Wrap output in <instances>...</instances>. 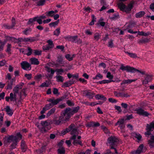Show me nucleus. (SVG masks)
Segmentation results:
<instances>
[{
    "mask_svg": "<svg viewBox=\"0 0 154 154\" xmlns=\"http://www.w3.org/2000/svg\"><path fill=\"white\" fill-rule=\"evenodd\" d=\"M145 77L142 83L143 85H145L147 84L149 82L151 81L152 80V75H149L146 74L145 72Z\"/></svg>",
    "mask_w": 154,
    "mask_h": 154,
    "instance_id": "nucleus-6",
    "label": "nucleus"
},
{
    "mask_svg": "<svg viewBox=\"0 0 154 154\" xmlns=\"http://www.w3.org/2000/svg\"><path fill=\"white\" fill-rule=\"evenodd\" d=\"M49 86V85L47 83V82H44L42 83L40 86V87H48Z\"/></svg>",
    "mask_w": 154,
    "mask_h": 154,
    "instance_id": "nucleus-64",
    "label": "nucleus"
},
{
    "mask_svg": "<svg viewBox=\"0 0 154 154\" xmlns=\"http://www.w3.org/2000/svg\"><path fill=\"white\" fill-rule=\"evenodd\" d=\"M106 77L110 80H112L113 78V76L111 74L110 72H108L107 73Z\"/></svg>",
    "mask_w": 154,
    "mask_h": 154,
    "instance_id": "nucleus-53",
    "label": "nucleus"
},
{
    "mask_svg": "<svg viewBox=\"0 0 154 154\" xmlns=\"http://www.w3.org/2000/svg\"><path fill=\"white\" fill-rule=\"evenodd\" d=\"M21 67L23 69L28 70L31 69V66L29 63L26 61H23L20 63Z\"/></svg>",
    "mask_w": 154,
    "mask_h": 154,
    "instance_id": "nucleus-4",
    "label": "nucleus"
},
{
    "mask_svg": "<svg viewBox=\"0 0 154 154\" xmlns=\"http://www.w3.org/2000/svg\"><path fill=\"white\" fill-rule=\"evenodd\" d=\"M136 113L140 115L145 116H148L150 114L147 112L145 111L142 108H140L136 110Z\"/></svg>",
    "mask_w": 154,
    "mask_h": 154,
    "instance_id": "nucleus-7",
    "label": "nucleus"
},
{
    "mask_svg": "<svg viewBox=\"0 0 154 154\" xmlns=\"http://www.w3.org/2000/svg\"><path fill=\"white\" fill-rule=\"evenodd\" d=\"M99 103H97L95 102H92L90 103V105L91 106H94L97 104H101L103 103H101L100 101H99Z\"/></svg>",
    "mask_w": 154,
    "mask_h": 154,
    "instance_id": "nucleus-59",
    "label": "nucleus"
},
{
    "mask_svg": "<svg viewBox=\"0 0 154 154\" xmlns=\"http://www.w3.org/2000/svg\"><path fill=\"white\" fill-rule=\"evenodd\" d=\"M125 5L123 3L121 2L118 4V7L121 10L125 11Z\"/></svg>",
    "mask_w": 154,
    "mask_h": 154,
    "instance_id": "nucleus-32",
    "label": "nucleus"
},
{
    "mask_svg": "<svg viewBox=\"0 0 154 154\" xmlns=\"http://www.w3.org/2000/svg\"><path fill=\"white\" fill-rule=\"evenodd\" d=\"M16 137L13 136H11L9 137H5L4 139V143L6 144L8 143L13 142L14 141H16L17 140Z\"/></svg>",
    "mask_w": 154,
    "mask_h": 154,
    "instance_id": "nucleus-5",
    "label": "nucleus"
},
{
    "mask_svg": "<svg viewBox=\"0 0 154 154\" xmlns=\"http://www.w3.org/2000/svg\"><path fill=\"white\" fill-rule=\"evenodd\" d=\"M103 78V75L100 74L98 73L95 77L93 78V79H97V80H99L100 79H102Z\"/></svg>",
    "mask_w": 154,
    "mask_h": 154,
    "instance_id": "nucleus-41",
    "label": "nucleus"
},
{
    "mask_svg": "<svg viewBox=\"0 0 154 154\" xmlns=\"http://www.w3.org/2000/svg\"><path fill=\"white\" fill-rule=\"evenodd\" d=\"M126 53L131 58H136L137 57V55L135 53H130L128 52H126Z\"/></svg>",
    "mask_w": 154,
    "mask_h": 154,
    "instance_id": "nucleus-50",
    "label": "nucleus"
},
{
    "mask_svg": "<svg viewBox=\"0 0 154 154\" xmlns=\"http://www.w3.org/2000/svg\"><path fill=\"white\" fill-rule=\"evenodd\" d=\"M75 125L74 124L71 125L69 127V131H71V133L72 134L75 135V134H77V129L76 128H74Z\"/></svg>",
    "mask_w": 154,
    "mask_h": 154,
    "instance_id": "nucleus-16",
    "label": "nucleus"
},
{
    "mask_svg": "<svg viewBox=\"0 0 154 154\" xmlns=\"http://www.w3.org/2000/svg\"><path fill=\"white\" fill-rule=\"evenodd\" d=\"M45 0H40L37 2V5L38 6H42L45 4Z\"/></svg>",
    "mask_w": 154,
    "mask_h": 154,
    "instance_id": "nucleus-49",
    "label": "nucleus"
},
{
    "mask_svg": "<svg viewBox=\"0 0 154 154\" xmlns=\"http://www.w3.org/2000/svg\"><path fill=\"white\" fill-rule=\"evenodd\" d=\"M17 95L14 94L12 93H11L10 94V100L11 101H14L16 100Z\"/></svg>",
    "mask_w": 154,
    "mask_h": 154,
    "instance_id": "nucleus-36",
    "label": "nucleus"
},
{
    "mask_svg": "<svg viewBox=\"0 0 154 154\" xmlns=\"http://www.w3.org/2000/svg\"><path fill=\"white\" fill-rule=\"evenodd\" d=\"M61 100V99L60 98H57L56 99L50 98L48 99L47 101L51 103H50L51 105L53 107L54 105L57 104Z\"/></svg>",
    "mask_w": 154,
    "mask_h": 154,
    "instance_id": "nucleus-11",
    "label": "nucleus"
},
{
    "mask_svg": "<svg viewBox=\"0 0 154 154\" xmlns=\"http://www.w3.org/2000/svg\"><path fill=\"white\" fill-rule=\"evenodd\" d=\"M133 7V5L132 4L130 3L128 5L127 7H126L125 6V11L126 13L129 12L131 10Z\"/></svg>",
    "mask_w": 154,
    "mask_h": 154,
    "instance_id": "nucleus-30",
    "label": "nucleus"
},
{
    "mask_svg": "<svg viewBox=\"0 0 154 154\" xmlns=\"http://www.w3.org/2000/svg\"><path fill=\"white\" fill-rule=\"evenodd\" d=\"M15 142H13L11 146V148L12 149H14L16 147V146L17 144V140L16 141H14Z\"/></svg>",
    "mask_w": 154,
    "mask_h": 154,
    "instance_id": "nucleus-58",
    "label": "nucleus"
},
{
    "mask_svg": "<svg viewBox=\"0 0 154 154\" xmlns=\"http://www.w3.org/2000/svg\"><path fill=\"white\" fill-rule=\"evenodd\" d=\"M46 16V15H42L39 17H38L37 18V22L39 24H42L43 21H42V20L45 19L47 18Z\"/></svg>",
    "mask_w": 154,
    "mask_h": 154,
    "instance_id": "nucleus-21",
    "label": "nucleus"
},
{
    "mask_svg": "<svg viewBox=\"0 0 154 154\" xmlns=\"http://www.w3.org/2000/svg\"><path fill=\"white\" fill-rule=\"evenodd\" d=\"M53 48L50 46L48 45V44L44 45L42 47V49L44 51L49 50L51 49H52Z\"/></svg>",
    "mask_w": 154,
    "mask_h": 154,
    "instance_id": "nucleus-43",
    "label": "nucleus"
},
{
    "mask_svg": "<svg viewBox=\"0 0 154 154\" xmlns=\"http://www.w3.org/2000/svg\"><path fill=\"white\" fill-rule=\"evenodd\" d=\"M45 68L46 70L49 73L51 72V76H53L55 72L54 70L53 69H52L51 68L49 67L48 66H45Z\"/></svg>",
    "mask_w": 154,
    "mask_h": 154,
    "instance_id": "nucleus-26",
    "label": "nucleus"
},
{
    "mask_svg": "<svg viewBox=\"0 0 154 154\" xmlns=\"http://www.w3.org/2000/svg\"><path fill=\"white\" fill-rule=\"evenodd\" d=\"M76 136L75 135H73L71 137V139L73 140L72 143L74 145H76L77 144H78L81 146L82 145V142L79 140H76Z\"/></svg>",
    "mask_w": 154,
    "mask_h": 154,
    "instance_id": "nucleus-12",
    "label": "nucleus"
},
{
    "mask_svg": "<svg viewBox=\"0 0 154 154\" xmlns=\"http://www.w3.org/2000/svg\"><path fill=\"white\" fill-rule=\"evenodd\" d=\"M27 50L28 52L26 53V54L28 56L31 55L32 52V50L29 47L27 48Z\"/></svg>",
    "mask_w": 154,
    "mask_h": 154,
    "instance_id": "nucleus-55",
    "label": "nucleus"
},
{
    "mask_svg": "<svg viewBox=\"0 0 154 154\" xmlns=\"http://www.w3.org/2000/svg\"><path fill=\"white\" fill-rule=\"evenodd\" d=\"M29 62L32 65H37L39 64V62L38 59L35 57H32L30 58Z\"/></svg>",
    "mask_w": 154,
    "mask_h": 154,
    "instance_id": "nucleus-17",
    "label": "nucleus"
},
{
    "mask_svg": "<svg viewBox=\"0 0 154 154\" xmlns=\"http://www.w3.org/2000/svg\"><path fill=\"white\" fill-rule=\"evenodd\" d=\"M125 120L123 119H119L115 124V125H119L121 128H123L125 127Z\"/></svg>",
    "mask_w": 154,
    "mask_h": 154,
    "instance_id": "nucleus-13",
    "label": "nucleus"
},
{
    "mask_svg": "<svg viewBox=\"0 0 154 154\" xmlns=\"http://www.w3.org/2000/svg\"><path fill=\"white\" fill-rule=\"evenodd\" d=\"M47 43H48V45L50 46L52 48L54 47V45L51 39L48 40L47 41Z\"/></svg>",
    "mask_w": 154,
    "mask_h": 154,
    "instance_id": "nucleus-52",
    "label": "nucleus"
},
{
    "mask_svg": "<svg viewBox=\"0 0 154 154\" xmlns=\"http://www.w3.org/2000/svg\"><path fill=\"white\" fill-rule=\"evenodd\" d=\"M101 129H102L104 133L106 134H108L109 133V130L105 126H101Z\"/></svg>",
    "mask_w": 154,
    "mask_h": 154,
    "instance_id": "nucleus-54",
    "label": "nucleus"
},
{
    "mask_svg": "<svg viewBox=\"0 0 154 154\" xmlns=\"http://www.w3.org/2000/svg\"><path fill=\"white\" fill-rule=\"evenodd\" d=\"M63 58L61 56H59L57 57V62L59 64H62L63 62Z\"/></svg>",
    "mask_w": 154,
    "mask_h": 154,
    "instance_id": "nucleus-47",
    "label": "nucleus"
},
{
    "mask_svg": "<svg viewBox=\"0 0 154 154\" xmlns=\"http://www.w3.org/2000/svg\"><path fill=\"white\" fill-rule=\"evenodd\" d=\"M55 78L56 79V81L57 82H63L64 81V77L62 76L58 75V74H57V75L55 76Z\"/></svg>",
    "mask_w": 154,
    "mask_h": 154,
    "instance_id": "nucleus-28",
    "label": "nucleus"
},
{
    "mask_svg": "<svg viewBox=\"0 0 154 154\" xmlns=\"http://www.w3.org/2000/svg\"><path fill=\"white\" fill-rule=\"evenodd\" d=\"M41 124L42 126L46 127L50 125V123L48 121H42Z\"/></svg>",
    "mask_w": 154,
    "mask_h": 154,
    "instance_id": "nucleus-46",
    "label": "nucleus"
},
{
    "mask_svg": "<svg viewBox=\"0 0 154 154\" xmlns=\"http://www.w3.org/2000/svg\"><path fill=\"white\" fill-rule=\"evenodd\" d=\"M52 107V106L50 103L46 105L43 108L42 110L40 112L41 113L43 114L46 110L49 109Z\"/></svg>",
    "mask_w": 154,
    "mask_h": 154,
    "instance_id": "nucleus-20",
    "label": "nucleus"
},
{
    "mask_svg": "<svg viewBox=\"0 0 154 154\" xmlns=\"http://www.w3.org/2000/svg\"><path fill=\"white\" fill-rule=\"evenodd\" d=\"M21 149L23 152H25L27 148V147L26 143L23 140H22L21 142Z\"/></svg>",
    "mask_w": 154,
    "mask_h": 154,
    "instance_id": "nucleus-19",
    "label": "nucleus"
},
{
    "mask_svg": "<svg viewBox=\"0 0 154 154\" xmlns=\"http://www.w3.org/2000/svg\"><path fill=\"white\" fill-rule=\"evenodd\" d=\"M24 85L23 83H20L19 85H16L13 88V92L14 94L17 95L18 93L19 90L22 88V86Z\"/></svg>",
    "mask_w": 154,
    "mask_h": 154,
    "instance_id": "nucleus-10",
    "label": "nucleus"
},
{
    "mask_svg": "<svg viewBox=\"0 0 154 154\" xmlns=\"http://www.w3.org/2000/svg\"><path fill=\"white\" fill-rule=\"evenodd\" d=\"M5 109L7 114L10 116H11L13 113L12 110L11 109L9 106H7Z\"/></svg>",
    "mask_w": 154,
    "mask_h": 154,
    "instance_id": "nucleus-25",
    "label": "nucleus"
},
{
    "mask_svg": "<svg viewBox=\"0 0 154 154\" xmlns=\"http://www.w3.org/2000/svg\"><path fill=\"white\" fill-rule=\"evenodd\" d=\"M101 36L100 34L97 32L94 34V40L95 41H98L100 38Z\"/></svg>",
    "mask_w": 154,
    "mask_h": 154,
    "instance_id": "nucleus-34",
    "label": "nucleus"
},
{
    "mask_svg": "<svg viewBox=\"0 0 154 154\" xmlns=\"http://www.w3.org/2000/svg\"><path fill=\"white\" fill-rule=\"evenodd\" d=\"M45 14L48 17H52L54 14L55 12L54 11H49L46 12Z\"/></svg>",
    "mask_w": 154,
    "mask_h": 154,
    "instance_id": "nucleus-42",
    "label": "nucleus"
},
{
    "mask_svg": "<svg viewBox=\"0 0 154 154\" xmlns=\"http://www.w3.org/2000/svg\"><path fill=\"white\" fill-rule=\"evenodd\" d=\"M149 41L147 38H142L138 41V43L139 44H144L148 42Z\"/></svg>",
    "mask_w": 154,
    "mask_h": 154,
    "instance_id": "nucleus-35",
    "label": "nucleus"
},
{
    "mask_svg": "<svg viewBox=\"0 0 154 154\" xmlns=\"http://www.w3.org/2000/svg\"><path fill=\"white\" fill-rule=\"evenodd\" d=\"M11 45L10 44H8L7 45V48L6 50V51L8 53H10V51L11 50Z\"/></svg>",
    "mask_w": 154,
    "mask_h": 154,
    "instance_id": "nucleus-57",
    "label": "nucleus"
},
{
    "mask_svg": "<svg viewBox=\"0 0 154 154\" xmlns=\"http://www.w3.org/2000/svg\"><path fill=\"white\" fill-rule=\"evenodd\" d=\"M146 128L147 130L149 131H151L152 128L154 129V121H152L150 125L147 124Z\"/></svg>",
    "mask_w": 154,
    "mask_h": 154,
    "instance_id": "nucleus-31",
    "label": "nucleus"
},
{
    "mask_svg": "<svg viewBox=\"0 0 154 154\" xmlns=\"http://www.w3.org/2000/svg\"><path fill=\"white\" fill-rule=\"evenodd\" d=\"M59 20H58L55 22H51L49 24V26L50 27L55 26H57L59 23Z\"/></svg>",
    "mask_w": 154,
    "mask_h": 154,
    "instance_id": "nucleus-45",
    "label": "nucleus"
},
{
    "mask_svg": "<svg viewBox=\"0 0 154 154\" xmlns=\"http://www.w3.org/2000/svg\"><path fill=\"white\" fill-rule=\"evenodd\" d=\"M108 143L111 145L112 146H116L118 144L119 140L115 136H111L108 139Z\"/></svg>",
    "mask_w": 154,
    "mask_h": 154,
    "instance_id": "nucleus-3",
    "label": "nucleus"
},
{
    "mask_svg": "<svg viewBox=\"0 0 154 154\" xmlns=\"http://www.w3.org/2000/svg\"><path fill=\"white\" fill-rule=\"evenodd\" d=\"M33 54L34 55H40L42 54V51L37 50H34L33 51Z\"/></svg>",
    "mask_w": 154,
    "mask_h": 154,
    "instance_id": "nucleus-48",
    "label": "nucleus"
},
{
    "mask_svg": "<svg viewBox=\"0 0 154 154\" xmlns=\"http://www.w3.org/2000/svg\"><path fill=\"white\" fill-rule=\"evenodd\" d=\"M60 33V28H57L54 32V35L58 36Z\"/></svg>",
    "mask_w": 154,
    "mask_h": 154,
    "instance_id": "nucleus-51",
    "label": "nucleus"
},
{
    "mask_svg": "<svg viewBox=\"0 0 154 154\" xmlns=\"http://www.w3.org/2000/svg\"><path fill=\"white\" fill-rule=\"evenodd\" d=\"M75 56L74 54H73L72 56L69 54H67L65 56V58L69 61H71L72 60L73 58Z\"/></svg>",
    "mask_w": 154,
    "mask_h": 154,
    "instance_id": "nucleus-37",
    "label": "nucleus"
},
{
    "mask_svg": "<svg viewBox=\"0 0 154 154\" xmlns=\"http://www.w3.org/2000/svg\"><path fill=\"white\" fill-rule=\"evenodd\" d=\"M32 74H26L24 76L26 79L28 80H30L31 78Z\"/></svg>",
    "mask_w": 154,
    "mask_h": 154,
    "instance_id": "nucleus-63",
    "label": "nucleus"
},
{
    "mask_svg": "<svg viewBox=\"0 0 154 154\" xmlns=\"http://www.w3.org/2000/svg\"><path fill=\"white\" fill-rule=\"evenodd\" d=\"M85 95L90 99H92L95 95V94L90 90L85 91Z\"/></svg>",
    "mask_w": 154,
    "mask_h": 154,
    "instance_id": "nucleus-18",
    "label": "nucleus"
},
{
    "mask_svg": "<svg viewBox=\"0 0 154 154\" xmlns=\"http://www.w3.org/2000/svg\"><path fill=\"white\" fill-rule=\"evenodd\" d=\"M108 46L111 48H112L113 47V41L112 40H110L109 42Z\"/></svg>",
    "mask_w": 154,
    "mask_h": 154,
    "instance_id": "nucleus-60",
    "label": "nucleus"
},
{
    "mask_svg": "<svg viewBox=\"0 0 154 154\" xmlns=\"http://www.w3.org/2000/svg\"><path fill=\"white\" fill-rule=\"evenodd\" d=\"M100 126V124L98 122H88L86 125V126L89 127H98Z\"/></svg>",
    "mask_w": 154,
    "mask_h": 154,
    "instance_id": "nucleus-14",
    "label": "nucleus"
},
{
    "mask_svg": "<svg viewBox=\"0 0 154 154\" xmlns=\"http://www.w3.org/2000/svg\"><path fill=\"white\" fill-rule=\"evenodd\" d=\"M55 108H52L47 113V116L48 117H49L51 115L53 114L55 112Z\"/></svg>",
    "mask_w": 154,
    "mask_h": 154,
    "instance_id": "nucleus-39",
    "label": "nucleus"
},
{
    "mask_svg": "<svg viewBox=\"0 0 154 154\" xmlns=\"http://www.w3.org/2000/svg\"><path fill=\"white\" fill-rule=\"evenodd\" d=\"M138 34L140 35L146 36L148 35L151 34V33L149 32H148L146 33H145L143 31L137 32Z\"/></svg>",
    "mask_w": 154,
    "mask_h": 154,
    "instance_id": "nucleus-38",
    "label": "nucleus"
},
{
    "mask_svg": "<svg viewBox=\"0 0 154 154\" xmlns=\"http://www.w3.org/2000/svg\"><path fill=\"white\" fill-rule=\"evenodd\" d=\"M143 148V145H140L136 151H134L132 152V154H140L142 152Z\"/></svg>",
    "mask_w": 154,
    "mask_h": 154,
    "instance_id": "nucleus-23",
    "label": "nucleus"
},
{
    "mask_svg": "<svg viewBox=\"0 0 154 154\" xmlns=\"http://www.w3.org/2000/svg\"><path fill=\"white\" fill-rule=\"evenodd\" d=\"M120 69L122 70H126L128 72H134L135 71H137L143 75L145 74V71H141L134 67H131L128 66H125L123 64L121 65Z\"/></svg>",
    "mask_w": 154,
    "mask_h": 154,
    "instance_id": "nucleus-1",
    "label": "nucleus"
},
{
    "mask_svg": "<svg viewBox=\"0 0 154 154\" xmlns=\"http://www.w3.org/2000/svg\"><path fill=\"white\" fill-rule=\"evenodd\" d=\"M95 98L97 100H103V102L106 101V98L103 95L97 94L95 95Z\"/></svg>",
    "mask_w": 154,
    "mask_h": 154,
    "instance_id": "nucleus-24",
    "label": "nucleus"
},
{
    "mask_svg": "<svg viewBox=\"0 0 154 154\" xmlns=\"http://www.w3.org/2000/svg\"><path fill=\"white\" fill-rule=\"evenodd\" d=\"M136 80V79L124 80L121 83V85H122L124 84H130L133 82H135Z\"/></svg>",
    "mask_w": 154,
    "mask_h": 154,
    "instance_id": "nucleus-27",
    "label": "nucleus"
},
{
    "mask_svg": "<svg viewBox=\"0 0 154 154\" xmlns=\"http://www.w3.org/2000/svg\"><path fill=\"white\" fill-rule=\"evenodd\" d=\"M114 95L115 96L117 97H127L130 96V95L127 93L118 92L116 91L114 92Z\"/></svg>",
    "mask_w": 154,
    "mask_h": 154,
    "instance_id": "nucleus-9",
    "label": "nucleus"
},
{
    "mask_svg": "<svg viewBox=\"0 0 154 154\" xmlns=\"http://www.w3.org/2000/svg\"><path fill=\"white\" fill-rule=\"evenodd\" d=\"M70 84H71L69 83L68 82H66L63 83L61 86L62 88H66L69 87L70 86Z\"/></svg>",
    "mask_w": 154,
    "mask_h": 154,
    "instance_id": "nucleus-56",
    "label": "nucleus"
},
{
    "mask_svg": "<svg viewBox=\"0 0 154 154\" xmlns=\"http://www.w3.org/2000/svg\"><path fill=\"white\" fill-rule=\"evenodd\" d=\"M37 18L36 17H33V18H30L29 19L27 23V24L28 25H32L33 24L34 22L36 21L37 22Z\"/></svg>",
    "mask_w": 154,
    "mask_h": 154,
    "instance_id": "nucleus-29",
    "label": "nucleus"
},
{
    "mask_svg": "<svg viewBox=\"0 0 154 154\" xmlns=\"http://www.w3.org/2000/svg\"><path fill=\"white\" fill-rule=\"evenodd\" d=\"M12 21V25L11 26L8 25V24H4L3 25V27L5 28L6 29H10L12 28L15 25V19L13 17L11 20Z\"/></svg>",
    "mask_w": 154,
    "mask_h": 154,
    "instance_id": "nucleus-15",
    "label": "nucleus"
},
{
    "mask_svg": "<svg viewBox=\"0 0 154 154\" xmlns=\"http://www.w3.org/2000/svg\"><path fill=\"white\" fill-rule=\"evenodd\" d=\"M77 38L78 36L77 35L72 36L70 41H72L73 42H75V41L77 39Z\"/></svg>",
    "mask_w": 154,
    "mask_h": 154,
    "instance_id": "nucleus-62",
    "label": "nucleus"
},
{
    "mask_svg": "<svg viewBox=\"0 0 154 154\" xmlns=\"http://www.w3.org/2000/svg\"><path fill=\"white\" fill-rule=\"evenodd\" d=\"M74 114V113L72 109L69 108H68L65 109V112L63 115H65V116H66V115H67L68 117V119H68L70 118L71 116L73 115Z\"/></svg>",
    "mask_w": 154,
    "mask_h": 154,
    "instance_id": "nucleus-8",
    "label": "nucleus"
},
{
    "mask_svg": "<svg viewBox=\"0 0 154 154\" xmlns=\"http://www.w3.org/2000/svg\"><path fill=\"white\" fill-rule=\"evenodd\" d=\"M58 154H65V151L64 148L63 147L60 148L58 149Z\"/></svg>",
    "mask_w": 154,
    "mask_h": 154,
    "instance_id": "nucleus-40",
    "label": "nucleus"
},
{
    "mask_svg": "<svg viewBox=\"0 0 154 154\" xmlns=\"http://www.w3.org/2000/svg\"><path fill=\"white\" fill-rule=\"evenodd\" d=\"M42 76L41 74H38L35 76L34 79L36 80H39L42 78Z\"/></svg>",
    "mask_w": 154,
    "mask_h": 154,
    "instance_id": "nucleus-61",
    "label": "nucleus"
},
{
    "mask_svg": "<svg viewBox=\"0 0 154 154\" xmlns=\"http://www.w3.org/2000/svg\"><path fill=\"white\" fill-rule=\"evenodd\" d=\"M132 135L134 138L137 139L138 142L141 140L142 136L140 134L136 133H133L132 134Z\"/></svg>",
    "mask_w": 154,
    "mask_h": 154,
    "instance_id": "nucleus-22",
    "label": "nucleus"
},
{
    "mask_svg": "<svg viewBox=\"0 0 154 154\" xmlns=\"http://www.w3.org/2000/svg\"><path fill=\"white\" fill-rule=\"evenodd\" d=\"M14 81V79H12L10 81V82L9 81H8V85L7 87V89H10L12 88V85L13 84V82Z\"/></svg>",
    "mask_w": 154,
    "mask_h": 154,
    "instance_id": "nucleus-44",
    "label": "nucleus"
},
{
    "mask_svg": "<svg viewBox=\"0 0 154 154\" xmlns=\"http://www.w3.org/2000/svg\"><path fill=\"white\" fill-rule=\"evenodd\" d=\"M145 14V12L143 11H140L137 13L135 14L136 18H140L143 16Z\"/></svg>",
    "mask_w": 154,
    "mask_h": 154,
    "instance_id": "nucleus-33",
    "label": "nucleus"
},
{
    "mask_svg": "<svg viewBox=\"0 0 154 154\" xmlns=\"http://www.w3.org/2000/svg\"><path fill=\"white\" fill-rule=\"evenodd\" d=\"M65 115L61 114L59 116V119L55 118L53 120V123L56 125H59L62 124L64 122L67 120V119L64 118Z\"/></svg>",
    "mask_w": 154,
    "mask_h": 154,
    "instance_id": "nucleus-2",
    "label": "nucleus"
}]
</instances>
